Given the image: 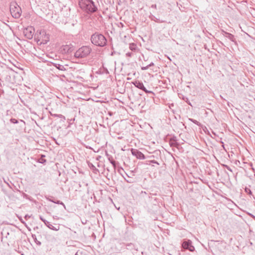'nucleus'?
<instances>
[{"mask_svg":"<svg viewBox=\"0 0 255 255\" xmlns=\"http://www.w3.org/2000/svg\"><path fill=\"white\" fill-rule=\"evenodd\" d=\"M79 5L83 11L88 13L98 10L97 4L92 0H79Z\"/></svg>","mask_w":255,"mask_h":255,"instance_id":"obj_1","label":"nucleus"},{"mask_svg":"<svg viewBox=\"0 0 255 255\" xmlns=\"http://www.w3.org/2000/svg\"><path fill=\"white\" fill-rule=\"evenodd\" d=\"M91 41L94 45L99 47L105 46L107 42L105 36L99 32H95L91 35Z\"/></svg>","mask_w":255,"mask_h":255,"instance_id":"obj_2","label":"nucleus"},{"mask_svg":"<svg viewBox=\"0 0 255 255\" xmlns=\"http://www.w3.org/2000/svg\"><path fill=\"white\" fill-rule=\"evenodd\" d=\"M92 49L88 46H83L79 48L75 53L74 56L77 58L87 57L91 52Z\"/></svg>","mask_w":255,"mask_h":255,"instance_id":"obj_3","label":"nucleus"},{"mask_svg":"<svg viewBox=\"0 0 255 255\" xmlns=\"http://www.w3.org/2000/svg\"><path fill=\"white\" fill-rule=\"evenodd\" d=\"M9 10L11 15L15 18H18L21 16V8L16 2H13L10 3Z\"/></svg>","mask_w":255,"mask_h":255,"instance_id":"obj_4","label":"nucleus"},{"mask_svg":"<svg viewBox=\"0 0 255 255\" xmlns=\"http://www.w3.org/2000/svg\"><path fill=\"white\" fill-rule=\"evenodd\" d=\"M34 39L37 42H40V44H46L48 40V37L46 35L45 30H40L39 33H37L34 34Z\"/></svg>","mask_w":255,"mask_h":255,"instance_id":"obj_5","label":"nucleus"},{"mask_svg":"<svg viewBox=\"0 0 255 255\" xmlns=\"http://www.w3.org/2000/svg\"><path fill=\"white\" fill-rule=\"evenodd\" d=\"M23 33L27 38L31 39L34 35V29L32 27H27L24 29Z\"/></svg>","mask_w":255,"mask_h":255,"instance_id":"obj_6","label":"nucleus"},{"mask_svg":"<svg viewBox=\"0 0 255 255\" xmlns=\"http://www.w3.org/2000/svg\"><path fill=\"white\" fill-rule=\"evenodd\" d=\"M131 152L132 155L135 156L137 159H144L145 158L144 155L141 151L136 149L132 148Z\"/></svg>","mask_w":255,"mask_h":255,"instance_id":"obj_7","label":"nucleus"},{"mask_svg":"<svg viewBox=\"0 0 255 255\" xmlns=\"http://www.w3.org/2000/svg\"><path fill=\"white\" fill-rule=\"evenodd\" d=\"M133 84L135 87L143 90L146 93H152V91L147 90L144 86L143 84L139 81H136Z\"/></svg>","mask_w":255,"mask_h":255,"instance_id":"obj_8","label":"nucleus"},{"mask_svg":"<svg viewBox=\"0 0 255 255\" xmlns=\"http://www.w3.org/2000/svg\"><path fill=\"white\" fill-rule=\"evenodd\" d=\"M182 247L185 249L188 250L190 252H193L195 250L194 247L192 245V242L190 240L185 241L182 244Z\"/></svg>","mask_w":255,"mask_h":255,"instance_id":"obj_9","label":"nucleus"},{"mask_svg":"<svg viewBox=\"0 0 255 255\" xmlns=\"http://www.w3.org/2000/svg\"><path fill=\"white\" fill-rule=\"evenodd\" d=\"M40 219L44 222L45 225L49 229L51 230H54V231H58L59 230V227L57 226V227H55L53 226L52 224H51L49 222L45 220L42 216H40L39 217Z\"/></svg>","mask_w":255,"mask_h":255,"instance_id":"obj_10","label":"nucleus"},{"mask_svg":"<svg viewBox=\"0 0 255 255\" xmlns=\"http://www.w3.org/2000/svg\"><path fill=\"white\" fill-rule=\"evenodd\" d=\"M71 47H69V45H65L62 46L60 47L59 51L61 53L64 54L70 52L71 51Z\"/></svg>","mask_w":255,"mask_h":255,"instance_id":"obj_11","label":"nucleus"},{"mask_svg":"<svg viewBox=\"0 0 255 255\" xmlns=\"http://www.w3.org/2000/svg\"><path fill=\"white\" fill-rule=\"evenodd\" d=\"M223 35L225 37H226L227 38H228L229 39H230L231 41L236 43V39L234 37V36L230 33H228V32H225V31H224L223 32Z\"/></svg>","mask_w":255,"mask_h":255,"instance_id":"obj_12","label":"nucleus"},{"mask_svg":"<svg viewBox=\"0 0 255 255\" xmlns=\"http://www.w3.org/2000/svg\"><path fill=\"white\" fill-rule=\"evenodd\" d=\"M52 64L54 67H55L57 69H58V70H59L60 71H64L66 70L65 66L67 67V65L64 66V65H63L62 64H60L57 63H52Z\"/></svg>","mask_w":255,"mask_h":255,"instance_id":"obj_13","label":"nucleus"},{"mask_svg":"<svg viewBox=\"0 0 255 255\" xmlns=\"http://www.w3.org/2000/svg\"><path fill=\"white\" fill-rule=\"evenodd\" d=\"M108 157V159L110 161V163L113 165V166L116 167V161L113 159L112 156H109L107 155Z\"/></svg>","mask_w":255,"mask_h":255,"instance_id":"obj_14","label":"nucleus"},{"mask_svg":"<svg viewBox=\"0 0 255 255\" xmlns=\"http://www.w3.org/2000/svg\"><path fill=\"white\" fill-rule=\"evenodd\" d=\"M129 48L131 51H135L136 49V45L133 43H130Z\"/></svg>","mask_w":255,"mask_h":255,"instance_id":"obj_15","label":"nucleus"},{"mask_svg":"<svg viewBox=\"0 0 255 255\" xmlns=\"http://www.w3.org/2000/svg\"><path fill=\"white\" fill-rule=\"evenodd\" d=\"M50 201L54 203H56V204H60V205H62L63 206V207H64V208L65 209L66 208V207L64 205V204L61 202V201L60 200H50Z\"/></svg>","mask_w":255,"mask_h":255,"instance_id":"obj_16","label":"nucleus"},{"mask_svg":"<svg viewBox=\"0 0 255 255\" xmlns=\"http://www.w3.org/2000/svg\"><path fill=\"white\" fill-rule=\"evenodd\" d=\"M53 116H54L55 117H58V118H61L63 122H64L65 120V117L64 116H63L62 115L54 114L53 115Z\"/></svg>","mask_w":255,"mask_h":255,"instance_id":"obj_17","label":"nucleus"},{"mask_svg":"<svg viewBox=\"0 0 255 255\" xmlns=\"http://www.w3.org/2000/svg\"><path fill=\"white\" fill-rule=\"evenodd\" d=\"M154 65V63L153 62H151L148 65L145 66V67H142L141 69L143 70H147L149 67H151Z\"/></svg>","mask_w":255,"mask_h":255,"instance_id":"obj_18","label":"nucleus"},{"mask_svg":"<svg viewBox=\"0 0 255 255\" xmlns=\"http://www.w3.org/2000/svg\"><path fill=\"white\" fill-rule=\"evenodd\" d=\"M3 24L5 26V28L7 29L8 32L11 34L12 33V31L9 26H8L5 22H3Z\"/></svg>","mask_w":255,"mask_h":255,"instance_id":"obj_19","label":"nucleus"},{"mask_svg":"<svg viewBox=\"0 0 255 255\" xmlns=\"http://www.w3.org/2000/svg\"><path fill=\"white\" fill-rule=\"evenodd\" d=\"M245 192L248 194H249V195H252V192L251 190V189L249 188H247V187H246V188L245 189Z\"/></svg>","mask_w":255,"mask_h":255,"instance_id":"obj_20","label":"nucleus"},{"mask_svg":"<svg viewBox=\"0 0 255 255\" xmlns=\"http://www.w3.org/2000/svg\"><path fill=\"white\" fill-rule=\"evenodd\" d=\"M10 121L11 123L12 124H17L18 123V121L17 120L15 119H11L10 120Z\"/></svg>","mask_w":255,"mask_h":255,"instance_id":"obj_21","label":"nucleus"},{"mask_svg":"<svg viewBox=\"0 0 255 255\" xmlns=\"http://www.w3.org/2000/svg\"><path fill=\"white\" fill-rule=\"evenodd\" d=\"M148 162H149V163H155V164H156L157 165H159V163L156 161V160H149V161H147Z\"/></svg>","mask_w":255,"mask_h":255,"instance_id":"obj_22","label":"nucleus"},{"mask_svg":"<svg viewBox=\"0 0 255 255\" xmlns=\"http://www.w3.org/2000/svg\"><path fill=\"white\" fill-rule=\"evenodd\" d=\"M189 120H190L191 121H192L193 123H194V124H195L197 125H199V122L198 121H197L196 120H193L192 119H189Z\"/></svg>","mask_w":255,"mask_h":255,"instance_id":"obj_23","label":"nucleus"},{"mask_svg":"<svg viewBox=\"0 0 255 255\" xmlns=\"http://www.w3.org/2000/svg\"><path fill=\"white\" fill-rule=\"evenodd\" d=\"M126 55L128 57H131L133 56V53L132 52H128L126 53Z\"/></svg>","mask_w":255,"mask_h":255,"instance_id":"obj_24","label":"nucleus"},{"mask_svg":"<svg viewBox=\"0 0 255 255\" xmlns=\"http://www.w3.org/2000/svg\"><path fill=\"white\" fill-rule=\"evenodd\" d=\"M170 144L171 146H176L177 145V144L175 142V140H174L173 141H170Z\"/></svg>","mask_w":255,"mask_h":255,"instance_id":"obj_25","label":"nucleus"},{"mask_svg":"<svg viewBox=\"0 0 255 255\" xmlns=\"http://www.w3.org/2000/svg\"><path fill=\"white\" fill-rule=\"evenodd\" d=\"M39 162L41 163H44L45 162H46V160L45 159H41L40 161H39Z\"/></svg>","mask_w":255,"mask_h":255,"instance_id":"obj_26","label":"nucleus"},{"mask_svg":"<svg viewBox=\"0 0 255 255\" xmlns=\"http://www.w3.org/2000/svg\"><path fill=\"white\" fill-rule=\"evenodd\" d=\"M126 181H127V182H128V183H132V182H133V181H131V179L126 180Z\"/></svg>","mask_w":255,"mask_h":255,"instance_id":"obj_27","label":"nucleus"},{"mask_svg":"<svg viewBox=\"0 0 255 255\" xmlns=\"http://www.w3.org/2000/svg\"><path fill=\"white\" fill-rule=\"evenodd\" d=\"M53 218L55 219H58L59 218L57 217V216H54L53 217Z\"/></svg>","mask_w":255,"mask_h":255,"instance_id":"obj_28","label":"nucleus"},{"mask_svg":"<svg viewBox=\"0 0 255 255\" xmlns=\"http://www.w3.org/2000/svg\"><path fill=\"white\" fill-rule=\"evenodd\" d=\"M105 72H106L107 74H108V73H109V71H108V70L107 69H106V70H105Z\"/></svg>","mask_w":255,"mask_h":255,"instance_id":"obj_29","label":"nucleus"},{"mask_svg":"<svg viewBox=\"0 0 255 255\" xmlns=\"http://www.w3.org/2000/svg\"><path fill=\"white\" fill-rule=\"evenodd\" d=\"M227 169H228L229 170H230V171H232V170L231 169V168H230V167H227Z\"/></svg>","mask_w":255,"mask_h":255,"instance_id":"obj_30","label":"nucleus"},{"mask_svg":"<svg viewBox=\"0 0 255 255\" xmlns=\"http://www.w3.org/2000/svg\"><path fill=\"white\" fill-rule=\"evenodd\" d=\"M20 121L21 122H22V123H24V122L23 120H20Z\"/></svg>","mask_w":255,"mask_h":255,"instance_id":"obj_31","label":"nucleus"},{"mask_svg":"<svg viewBox=\"0 0 255 255\" xmlns=\"http://www.w3.org/2000/svg\"><path fill=\"white\" fill-rule=\"evenodd\" d=\"M37 244H39V245H40L41 244V243L40 242H38V243H37Z\"/></svg>","mask_w":255,"mask_h":255,"instance_id":"obj_32","label":"nucleus"},{"mask_svg":"<svg viewBox=\"0 0 255 255\" xmlns=\"http://www.w3.org/2000/svg\"><path fill=\"white\" fill-rule=\"evenodd\" d=\"M220 97L222 98V99H223V97H222V96H220Z\"/></svg>","mask_w":255,"mask_h":255,"instance_id":"obj_33","label":"nucleus"},{"mask_svg":"<svg viewBox=\"0 0 255 255\" xmlns=\"http://www.w3.org/2000/svg\"><path fill=\"white\" fill-rule=\"evenodd\" d=\"M78 254V253H77L75 254V255H78V254Z\"/></svg>","mask_w":255,"mask_h":255,"instance_id":"obj_34","label":"nucleus"},{"mask_svg":"<svg viewBox=\"0 0 255 255\" xmlns=\"http://www.w3.org/2000/svg\"><path fill=\"white\" fill-rule=\"evenodd\" d=\"M21 255H23V254H21Z\"/></svg>","mask_w":255,"mask_h":255,"instance_id":"obj_35","label":"nucleus"}]
</instances>
